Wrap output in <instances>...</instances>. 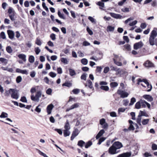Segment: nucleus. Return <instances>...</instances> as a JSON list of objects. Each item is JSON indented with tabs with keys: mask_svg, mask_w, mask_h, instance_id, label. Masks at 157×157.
<instances>
[{
	"mask_svg": "<svg viewBox=\"0 0 157 157\" xmlns=\"http://www.w3.org/2000/svg\"><path fill=\"white\" fill-rule=\"evenodd\" d=\"M103 2H102L101 1L98 2L97 3V5L101 7L104 8L105 7V5L104 3Z\"/></svg>",
	"mask_w": 157,
	"mask_h": 157,
	"instance_id": "nucleus-36",
	"label": "nucleus"
},
{
	"mask_svg": "<svg viewBox=\"0 0 157 157\" xmlns=\"http://www.w3.org/2000/svg\"><path fill=\"white\" fill-rule=\"evenodd\" d=\"M54 107V105L52 104L49 105L47 107V111L48 115L50 114L52 112V110Z\"/></svg>",
	"mask_w": 157,
	"mask_h": 157,
	"instance_id": "nucleus-11",
	"label": "nucleus"
},
{
	"mask_svg": "<svg viewBox=\"0 0 157 157\" xmlns=\"http://www.w3.org/2000/svg\"><path fill=\"white\" fill-rule=\"evenodd\" d=\"M105 131L103 129L101 130L97 134L96 136V139H98L105 133Z\"/></svg>",
	"mask_w": 157,
	"mask_h": 157,
	"instance_id": "nucleus-16",
	"label": "nucleus"
},
{
	"mask_svg": "<svg viewBox=\"0 0 157 157\" xmlns=\"http://www.w3.org/2000/svg\"><path fill=\"white\" fill-rule=\"evenodd\" d=\"M109 70V68L108 67H105L103 72L104 73H107Z\"/></svg>",
	"mask_w": 157,
	"mask_h": 157,
	"instance_id": "nucleus-57",
	"label": "nucleus"
},
{
	"mask_svg": "<svg viewBox=\"0 0 157 157\" xmlns=\"http://www.w3.org/2000/svg\"><path fill=\"white\" fill-rule=\"evenodd\" d=\"M69 130L65 129L63 131V135L65 137H67L69 136L70 132L69 131Z\"/></svg>",
	"mask_w": 157,
	"mask_h": 157,
	"instance_id": "nucleus-23",
	"label": "nucleus"
},
{
	"mask_svg": "<svg viewBox=\"0 0 157 157\" xmlns=\"http://www.w3.org/2000/svg\"><path fill=\"white\" fill-rule=\"evenodd\" d=\"M87 82L89 87L90 89L93 88L92 82L90 80H87Z\"/></svg>",
	"mask_w": 157,
	"mask_h": 157,
	"instance_id": "nucleus-46",
	"label": "nucleus"
},
{
	"mask_svg": "<svg viewBox=\"0 0 157 157\" xmlns=\"http://www.w3.org/2000/svg\"><path fill=\"white\" fill-rule=\"evenodd\" d=\"M16 72L22 74H28V72L26 70H21L19 68H17L16 70Z\"/></svg>",
	"mask_w": 157,
	"mask_h": 157,
	"instance_id": "nucleus-15",
	"label": "nucleus"
},
{
	"mask_svg": "<svg viewBox=\"0 0 157 157\" xmlns=\"http://www.w3.org/2000/svg\"><path fill=\"white\" fill-rule=\"evenodd\" d=\"M147 85V87L149 88H150V89H148L147 90V91L148 92H150V91L152 89V86L151 84H150L149 82H148V84H146Z\"/></svg>",
	"mask_w": 157,
	"mask_h": 157,
	"instance_id": "nucleus-51",
	"label": "nucleus"
},
{
	"mask_svg": "<svg viewBox=\"0 0 157 157\" xmlns=\"http://www.w3.org/2000/svg\"><path fill=\"white\" fill-rule=\"evenodd\" d=\"M20 101L23 102L27 103V99L25 96L21 97Z\"/></svg>",
	"mask_w": 157,
	"mask_h": 157,
	"instance_id": "nucleus-40",
	"label": "nucleus"
},
{
	"mask_svg": "<svg viewBox=\"0 0 157 157\" xmlns=\"http://www.w3.org/2000/svg\"><path fill=\"white\" fill-rule=\"evenodd\" d=\"M61 61L62 63H64L65 64H67L68 63V61L67 59L65 58H61Z\"/></svg>",
	"mask_w": 157,
	"mask_h": 157,
	"instance_id": "nucleus-30",
	"label": "nucleus"
},
{
	"mask_svg": "<svg viewBox=\"0 0 157 157\" xmlns=\"http://www.w3.org/2000/svg\"><path fill=\"white\" fill-rule=\"evenodd\" d=\"M64 128L65 129L67 130H69L71 128L69 122L68 120H66V122L65 123V125L64 126Z\"/></svg>",
	"mask_w": 157,
	"mask_h": 157,
	"instance_id": "nucleus-21",
	"label": "nucleus"
},
{
	"mask_svg": "<svg viewBox=\"0 0 157 157\" xmlns=\"http://www.w3.org/2000/svg\"><path fill=\"white\" fill-rule=\"evenodd\" d=\"M85 144V142L82 140H80L78 142L77 145L81 147H82Z\"/></svg>",
	"mask_w": 157,
	"mask_h": 157,
	"instance_id": "nucleus-19",
	"label": "nucleus"
},
{
	"mask_svg": "<svg viewBox=\"0 0 157 157\" xmlns=\"http://www.w3.org/2000/svg\"><path fill=\"white\" fill-rule=\"evenodd\" d=\"M137 22V21L136 20H135L134 21L132 22L131 23H129V25L130 26H133L136 25Z\"/></svg>",
	"mask_w": 157,
	"mask_h": 157,
	"instance_id": "nucleus-58",
	"label": "nucleus"
},
{
	"mask_svg": "<svg viewBox=\"0 0 157 157\" xmlns=\"http://www.w3.org/2000/svg\"><path fill=\"white\" fill-rule=\"evenodd\" d=\"M50 37L52 40H55L56 39V35L54 33H52L50 35Z\"/></svg>",
	"mask_w": 157,
	"mask_h": 157,
	"instance_id": "nucleus-59",
	"label": "nucleus"
},
{
	"mask_svg": "<svg viewBox=\"0 0 157 157\" xmlns=\"http://www.w3.org/2000/svg\"><path fill=\"white\" fill-rule=\"evenodd\" d=\"M92 144V142L90 141H89L85 144V147L86 148H87Z\"/></svg>",
	"mask_w": 157,
	"mask_h": 157,
	"instance_id": "nucleus-22",
	"label": "nucleus"
},
{
	"mask_svg": "<svg viewBox=\"0 0 157 157\" xmlns=\"http://www.w3.org/2000/svg\"><path fill=\"white\" fill-rule=\"evenodd\" d=\"M42 93L40 91H38L36 93L35 96H34L33 95H32L31 96V99L34 101L36 102H39V98L41 96Z\"/></svg>",
	"mask_w": 157,
	"mask_h": 157,
	"instance_id": "nucleus-2",
	"label": "nucleus"
},
{
	"mask_svg": "<svg viewBox=\"0 0 157 157\" xmlns=\"http://www.w3.org/2000/svg\"><path fill=\"white\" fill-rule=\"evenodd\" d=\"M118 84L117 82H113L110 83V86L111 87L114 88L117 86Z\"/></svg>",
	"mask_w": 157,
	"mask_h": 157,
	"instance_id": "nucleus-33",
	"label": "nucleus"
},
{
	"mask_svg": "<svg viewBox=\"0 0 157 157\" xmlns=\"http://www.w3.org/2000/svg\"><path fill=\"white\" fill-rule=\"evenodd\" d=\"M22 80L21 77L20 76H18L16 78V81L17 83H19Z\"/></svg>",
	"mask_w": 157,
	"mask_h": 157,
	"instance_id": "nucleus-44",
	"label": "nucleus"
},
{
	"mask_svg": "<svg viewBox=\"0 0 157 157\" xmlns=\"http://www.w3.org/2000/svg\"><path fill=\"white\" fill-rule=\"evenodd\" d=\"M128 129L129 131L134 130L135 129L134 127L133 124H130L129 127L128 128Z\"/></svg>",
	"mask_w": 157,
	"mask_h": 157,
	"instance_id": "nucleus-63",
	"label": "nucleus"
},
{
	"mask_svg": "<svg viewBox=\"0 0 157 157\" xmlns=\"http://www.w3.org/2000/svg\"><path fill=\"white\" fill-rule=\"evenodd\" d=\"M72 85L71 83L65 82L62 84L63 86H66L68 87H70Z\"/></svg>",
	"mask_w": 157,
	"mask_h": 157,
	"instance_id": "nucleus-29",
	"label": "nucleus"
},
{
	"mask_svg": "<svg viewBox=\"0 0 157 157\" xmlns=\"http://www.w3.org/2000/svg\"><path fill=\"white\" fill-rule=\"evenodd\" d=\"M86 30L88 33L90 35L93 34V31L90 29L88 26H87L86 28Z\"/></svg>",
	"mask_w": 157,
	"mask_h": 157,
	"instance_id": "nucleus-42",
	"label": "nucleus"
},
{
	"mask_svg": "<svg viewBox=\"0 0 157 157\" xmlns=\"http://www.w3.org/2000/svg\"><path fill=\"white\" fill-rule=\"evenodd\" d=\"M69 71L70 75L71 76H73L75 75L76 73L74 70L70 68L69 69Z\"/></svg>",
	"mask_w": 157,
	"mask_h": 157,
	"instance_id": "nucleus-25",
	"label": "nucleus"
},
{
	"mask_svg": "<svg viewBox=\"0 0 157 157\" xmlns=\"http://www.w3.org/2000/svg\"><path fill=\"white\" fill-rule=\"evenodd\" d=\"M144 65L146 67H154V64L149 60H147L144 64Z\"/></svg>",
	"mask_w": 157,
	"mask_h": 157,
	"instance_id": "nucleus-8",
	"label": "nucleus"
},
{
	"mask_svg": "<svg viewBox=\"0 0 157 157\" xmlns=\"http://www.w3.org/2000/svg\"><path fill=\"white\" fill-rule=\"evenodd\" d=\"M117 149L112 145L109 148V153L111 155H114L119 152V151H117Z\"/></svg>",
	"mask_w": 157,
	"mask_h": 157,
	"instance_id": "nucleus-5",
	"label": "nucleus"
},
{
	"mask_svg": "<svg viewBox=\"0 0 157 157\" xmlns=\"http://www.w3.org/2000/svg\"><path fill=\"white\" fill-rule=\"evenodd\" d=\"M143 97L148 101L151 102L153 100L152 97L150 95L145 94L143 96Z\"/></svg>",
	"mask_w": 157,
	"mask_h": 157,
	"instance_id": "nucleus-12",
	"label": "nucleus"
},
{
	"mask_svg": "<svg viewBox=\"0 0 157 157\" xmlns=\"http://www.w3.org/2000/svg\"><path fill=\"white\" fill-rule=\"evenodd\" d=\"M87 74L86 73H84L81 76V79L84 80H86Z\"/></svg>",
	"mask_w": 157,
	"mask_h": 157,
	"instance_id": "nucleus-41",
	"label": "nucleus"
},
{
	"mask_svg": "<svg viewBox=\"0 0 157 157\" xmlns=\"http://www.w3.org/2000/svg\"><path fill=\"white\" fill-rule=\"evenodd\" d=\"M148 117V115L145 112L140 110L139 113L138 117H140L142 116Z\"/></svg>",
	"mask_w": 157,
	"mask_h": 157,
	"instance_id": "nucleus-17",
	"label": "nucleus"
},
{
	"mask_svg": "<svg viewBox=\"0 0 157 157\" xmlns=\"http://www.w3.org/2000/svg\"><path fill=\"white\" fill-rule=\"evenodd\" d=\"M144 45V44L142 41L137 42L134 44L133 48L135 50H137L141 48Z\"/></svg>",
	"mask_w": 157,
	"mask_h": 157,
	"instance_id": "nucleus-6",
	"label": "nucleus"
},
{
	"mask_svg": "<svg viewBox=\"0 0 157 157\" xmlns=\"http://www.w3.org/2000/svg\"><path fill=\"white\" fill-rule=\"evenodd\" d=\"M58 14L59 17L60 18H61L63 19H65V17L64 16V15L63 14H62L61 13V12L59 10L58 11Z\"/></svg>",
	"mask_w": 157,
	"mask_h": 157,
	"instance_id": "nucleus-34",
	"label": "nucleus"
},
{
	"mask_svg": "<svg viewBox=\"0 0 157 157\" xmlns=\"http://www.w3.org/2000/svg\"><path fill=\"white\" fill-rule=\"evenodd\" d=\"M109 14L112 17L117 19H121L122 17L121 15L118 14H116L113 13H110Z\"/></svg>",
	"mask_w": 157,
	"mask_h": 157,
	"instance_id": "nucleus-10",
	"label": "nucleus"
},
{
	"mask_svg": "<svg viewBox=\"0 0 157 157\" xmlns=\"http://www.w3.org/2000/svg\"><path fill=\"white\" fill-rule=\"evenodd\" d=\"M136 101V99L134 97L132 98L130 100V103L129 104V106H131L133 105L134 103Z\"/></svg>",
	"mask_w": 157,
	"mask_h": 157,
	"instance_id": "nucleus-32",
	"label": "nucleus"
},
{
	"mask_svg": "<svg viewBox=\"0 0 157 157\" xmlns=\"http://www.w3.org/2000/svg\"><path fill=\"white\" fill-rule=\"evenodd\" d=\"M79 133V131L78 129H75L72 132V135L71 137V140H73L74 138L78 135Z\"/></svg>",
	"mask_w": 157,
	"mask_h": 157,
	"instance_id": "nucleus-7",
	"label": "nucleus"
},
{
	"mask_svg": "<svg viewBox=\"0 0 157 157\" xmlns=\"http://www.w3.org/2000/svg\"><path fill=\"white\" fill-rule=\"evenodd\" d=\"M123 39L126 41V42L128 43L129 42V39L127 36H123Z\"/></svg>",
	"mask_w": 157,
	"mask_h": 157,
	"instance_id": "nucleus-62",
	"label": "nucleus"
},
{
	"mask_svg": "<svg viewBox=\"0 0 157 157\" xmlns=\"http://www.w3.org/2000/svg\"><path fill=\"white\" fill-rule=\"evenodd\" d=\"M152 149L153 150H157V145L155 144H153L152 145Z\"/></svg>",
	"mask_w": 157,
	"mask_h": 157,
	"instance_id": "nucleus-52",
	"label": "nucleus"
},
{
	"mask_svg": "<svg viewBox=\"0 0 157 157\" xmlns=\"http://www.w3.org/2000/svg\"><path fill=\"white\" fill-rule=\"evenodd\" d=\"M114 29V27L112 26L111 25H108L107 27L106 30L107 32H113Z\"/></svg>",
	"mask_w": 157,
	"mask_h": 157,
	"instance_id": "nucleus-20",
	"label": "nucleus"
},
{
	"mask_svg": "<svg viewBox=\"0 0 157 157\" xmlns=\"http://www.w3.org/2000/svg\"><path fill=\"white\" fill-rule=\"evenodd\" d=\"M144 101H146L145 100H143L142 99L140 100L141 105L142 107L143 108H145L146 107V104Z\"/></svg>",
	"mask_w": 157,
	"mask_h": 157,
	"instance_id": "nucleus-49",
	"label": "nucleus"
},
{
	"mask_svg": "<svg viewBox=\"0 0 157 157\" xmlns=\"http://www.w3.org/2000/svg\"><path fill=\"white\" fill-rule=\"evenodd\" d=\"M7 33L9 37L11 39L13 38L14 33L13 31L11 30H8L7 31Z\"/></svg>",
	"mask_w": 157,
	"mask_h": 157,
	"instance_id": "nucleus-14",
	"label": "nucleus"
},
{
	"mask_svg": "<svg viewBox=\"0 0 157 157\" xmlns=\"http://www.w3.org/2000/svg\"><path fill=\"white\" fill-rule=\"evenodd\" d=\"M99 123L101 125H103L104 124L106 123L105 119L104 118H102L100 119V120Z\"/></svg>",
	"mask_w": 157,
	"mask_h": 157,
	"instance_id": "nucleus-50",
	"label": "nucleus"
},
{
	"mask_svg": "<svg viewBox=\"0 0 157 157\" xmlns=\"http://www.w3.org/2000/svg\"><path fill=\"white\" fill-rule=\"evenodd\" d=\"M18 57L19 59H22L24 61H26V56L25 55L23 54H20L18 55Z\"/></svg>",
	"mask_w": 157,
	"mask_h": 157,
	"instance_id": "nucleus-18",
	"label": "nucleus"
},
{
	"mask_svg": "<svg viewBox=\"0 0 157 157\" xmlns=\"http://www.w3.org/2000/svg\"><path fill=\"white\" fill-rule=\"evenodd\" d=\"M6 51L7 52L9 53H11L13 52L12 49L10 46H8L6 47Z\"/></svg>",
	"mask_w": 157,
	"mask_h": 157,
	"instance_id": "nucleus-37",
	"label": "nucleus"
},
{
	"mask_svg": "<svg viewBox=\"0 0 157 157\" xmlns=\"http://www.w3.org/2000/svg\"><path fill=\"white\" fill-rule=\"evenodd\" d=\"M14 13L13 14L11 15H9V17L10 18V19L12 21H14L15 20L14 19V16L15 14L14 13Z\"/></svg>",
	"mask_w": 157,
	"mask_h": 157,
	"instance_id": "nucleus-56",
	"label": "nucleus"
},
{
	"mask_svg": "<svg viewBox=\"0 0 157 157\" xmlns=\"http://www.w3.org/2000/svg\"><path fill=\"white\" fill-rule=\"evenodd\" d=\"M130 115L132 116V119L133 120H135V112H132L130 113Z\"/></svg>",
	"mask_w": 157,
	"mask_h": 157,
	"instance_id": "nucleus-61",
	"label": "nucleus"
},
{
	"mask_svg": "<svg viewBox=\"0 0 157 157\" xmlns=\"http://www.w3.org/2000/svg\"><path fill=\"white\" fill-rule=\"evenodd\" d=\"M141 102L140 100L136 103L135 105V107L136 109H140L141 107Z\"/></svg>",
	"mask_w": 157,
	"mask_h": 157,
	"instance_id": "nucleus-31",
	"label": "nucleus"
},
{
	"mask_svg": "<svg viewBox=\"0 0 157 157\" xmlns=\"http://www.w3.org/2000/svg\"><path fill=\"white\" fill-rule=\"evenodd\" d=\"M35 51L36 55H38L40 52V49L38 47H36L35 48Z\"/></svg>",
	"mask_w": 157,
	"mask_h": 157,
	"instance_id": "nucleus-47",
	"label": "nucleus"
},
{
	"mask_svg": "<svg viewBox=\"0 0 157 157\" xmlns=\"http://www.w3.org/2000/svg\"><path fill=\"white\" fill-rule=\"evenodd\" d=\"M35 43L37 45L39 46L41 45L42 44L40 40L38 38H36Z\"/></svg>",
	"mask_w": 157,
	"mask_h": 157,
	"instance_id": "nucleus-43",
	"label": "nucleus"
},
{
	"mask_svg": "<svg viewBox=\"0 0 157 157\" xmlns=\"http://www.w3.org/2000/svg\"><path fill=\"white\" fill-rule=\"evenodd\" d=\"M144 156L145 157H149L150 156H152V155L150 153L146 152L144 154Z\"/></svg>",
	"mask_w": 157,
	"mask_h": 157,
	"instance_id": "nucleus-55",
	"label": "nucleus"
},
{
	"mask_svg": "<svg viewBox=\"0 0 157 157\" xmlns=\"http://www.w3.org/2000/svg\"><path fill=\"white\" fill-rule=\"evenodd\" d=\"M8 117V114L7 113L4 112H2L0 115V117L1 118H7Z\"/></svg>",
	"mask_w": 157,
	"mask_h": 157,
	"instance_id": "nucleus-24",
	"label": "nucleus"
},
{
	"mask_svg": "<svg viewBox=\"0 0 157 157\" xmlns=\"http://www.w3.org/2000/svg\"><path fill=\"white\" fill-rule=\"evenodd\" d=\"M117 149H120L123 147V145L122 143L119 141L115 142L113 144Z\"/></svg>",
	"mask_w": 157,
	"mask_h": 157,
	"instance_id": "nucleus-9",
	"label": "nucleus"
},
{
	"mask_svg": "<svg viewBox=\"0 0 157 157\" xmlns=\"http://www.w3.org/2000/svg\"><path fill=\"white\" fill-rule=\"evenodd\" d=\"M52 92V90L51 88L48 89L46 91V93L48 95H51Z\"/></svg>",
	"mask_w": 157,
	"mask_h": 157,
	"instance_id": "nucleus-64",
	"label": "nucleus"
},
{
	"mask_svg": "<svg viewBox=\"0 0 157 157\" xmlns=\"http://www.w3.org/2000/svg\"><path fill=\"white\" fill-rule=\"evenodd\" d=\"M10 90H11L12 92L11 94V97L13 98L17 99L19 98V95L17 90L14 89H10Z\"/></svg>",
	"mask_w": 157,
	"mask_h": 157,
	"instance_id": "nucleus-3",
	"label": "nucleus"
},
{
	"mask_svg": "<svg viewBox=\"0 0 157 157\" xmlns=\"http://www.w3.org/2000/svg\"><path fill=\"white\" fill-rule=\"evenodd\" d=\"M49 75L51 77L54 78L56 76V74L53 72H51L49 73Z\"/></svg>",
	"mask_w": 157,
	"mask_h": 157,
	"instance_id": "nucleus-54",
	"label": "nucleus"
},
{
	"mask_svg": "<svg viewBox=\"0 0 157 157\" xmlns=\"http://www.w3.org/2000/svg\"><path fill=\"white\" fill-rule=\"evenodd\" d=\"M149 121V119H143L142 121V123L143 125H146L147 124Z\"/></svg>",
	"mask_w": 157,
	"mask_h": 157,
	"instance_id": "nucleus-39",
	"label": "nucleus"
},
{
	"mask_svg": "<svg viewBox=\"0 0 157 157\" xmlns=\"http://www.w3.org/2000/svg\"><path fill=\"white\" fill-rule=\"evenodd\" d=\"M117 93V94L120 95L121 97L122 98L127 97L129 95L128 93L121 90H118Z\"/></svg>",
	"mask_w": 157,
	"mask_h": 157,
	"instance_id": "nucleus-4",
	"label": "nucleus"
},
{
	"mask_svg": "<svg viewBox=\"0 0 157 157\" xmlns=\"http://www.w3.org/2000/svg\"><path fill=\"white\" fill-rule=\"evenodd\" d=\"M157 36L156 31L154 30H153L151 33L149 38V42L151 45H155L157 46V38H155Z\"/></svg>",
	"mask_w": 157,
	"mask_h": 157,
	"instance_id": "nucleus-1",
	"label": "nucleus"
},
{
	"mask_svg": "<svg viewBox=\"0 0 157 157\" xmlns=\"http://www.w3.org/2000/svg\"><path fill=\"white\" fill-rule=\"evenodd\" d=\"M124 47L128 51H130L131 50V46L128 44L124 45Z\"/></svg>",
	"mask_w": 157,
	"mask_h": 157,
	"instance_id": "nucleus-48",
	"label": "nucleus"
},
{
	"mask_svg": "<svg viewBox=\"0 0 157 157\" xmlns=\"http://www.w3.org/2000/svg\"><path fill=\"white\" fill-rule=\"evenodd\" d=\"M35 58L32 55L30 56L29 58V61L30 63H33L34 61Z\"/></svg>",
	"mask_w": 157,
	"mask_h": 157,
	"instance_id": "nucleus-27",
	"label": "nucleus"
},
{
	"mask_svg": "<svg viewBox=\"0 0 157 157\" xmlns=\"http://www.w3.org/2000/svg\"><path fill=\"white\" fill-rule=\"evenodd\" d=\"M131 155V153L130 152H127L120 154L117 156V157H129Z\"/></svg>",
	"mask_w": 157,
	"mask_h": 157,
	"instance_id": "nucleus-13",
	"label": "nucleus"
},
{
	"mask_svg": "<svg viewBox=\"0 0 157 157\" xmlns=\"http://www.w3.org/2000/svg\"><path fill=\"white\" fill-rule=\"evenodd\" d=\"M100 88L101 89L105 91H107L109 89V87L106 86H101Z\"/></svg>",
	"mask_w": 157,
	"mask_h": 157,
	"instance_id": "nucleus-28",
	"label": "nucleus"
},
{
	"mask_svg": "<svg viewBox=\"0 0 157 157\" xmlns=\"http://www.w3.org/2000/svg\"><path fill=\"white\" fill-rule=\"evenodd\" d=\"M113 60L114 63L117 66H121L122 65V63L119 61H117L115 58L113 59Z\"/></svg>",
	"mask_w": 157,
	"mask_h": 157,
	"instance_id": "nucleus-26",
	"label": "nucleus"
},
{
	"mask_svg": "<svg viewBox=\"0 0 157 157\" xmlns=\"http://www.w3.org/2000/svg\"><path fill=\"white\" fill-rule=\"evenodd\" d=\"M79 106V103H76L73 105H72L71 106V109H74L78 107Z\"/></svg>",
	"mask_w": 157,
	"mask_h": 157,
	"instance_id": "nucleus-38",
	"label": "nucleus"
},
{
	"mask_svg": "<svg viewBox=\"0 0 157 157\" xmlns=\"http://www.w3.org/2000/svg\"><path fill=\"white\" fill-rule=\"evenodd\" d=\"M72 91L74 94H77L79 93L80 90L78 89H75L72 90Z\"/></svg>",
	"mask_w": 157,
	"mask_h": 157,
	"instance_id": "nucleus-45",
	"label": "nucleus"
},
{
	"mask_svg": "<svg viewBox=\"0 0 157 157\" xmlns=\"http://www.w3.org/2000/svg\"><path fill=\"white\" fill-rule=\"evenodd\" d=\"M0 36L1 38L3 39H5L6 38L5 33L3 32H2L1 33Z\"/></svg>",
	"mask_w": 157,
	"mask_h": 157,
	"instance_id": "nucleus-53",
	"label": "nucleus"
},
{
	"mask_svg": "<svg viewBox=\"0 0 157 157\" xmlns=\"http://www.w3.org/2000/svg\"><path fill=\"white\" fill-rule=\"evenodd\" d=\"M88 60L85 58H83L81 60V63L84 65H86L88 63Z\"/></svg>",
	"mask_w": 157,
	"mask_h": 157,
	"instance_id": "nucleus-35",
	"label": "nucleus"
},
{
	"mask_svg": "<svg viewBox=\"0 0 157 157\" xmlns=\"http://www.w3.org/2000/svg\"><path fill=\"white\" fill-rule=\"evenodd\" d=\"M121 10L122 12H128L129 11V8L127 7L122 8L121 9Z\"/></svg>",
	"mask_w": 157,
	"mask_h": 157,
	"instance_id": "nucleus-60",
	"label": "nucleus"
}]
</instances>
